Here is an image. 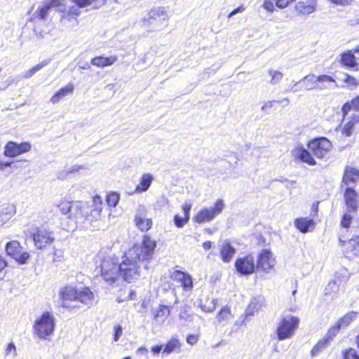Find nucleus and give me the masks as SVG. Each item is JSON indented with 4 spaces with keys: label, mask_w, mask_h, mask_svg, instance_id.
I'll use <instances>...</instances> for the list:
<instances>
[{
    "label": "nucleus",
    "mask_w": 359,
    "mask_h": 359,
    "mask_svg": "<svg viewBox=\"0 0 359 359\" xmlns=\"http://www.w3.org/2000/svg\"><path fill=\"white\" fill-rule=\"evenodd\" d=\"M119 201V195L116 193L112 192L107 195V203L109 206L115 207Z\"/></svg>",
    "instance_id": "nucleus-44"
},
{
    "label": "nucleus",
    "mask_w": 359,
    "mask_h": 359,
    "mask_svg": "<svg viewBox=\"0 0 359 359\" xmlns=\"http://www.w3.org/2000/svg\"><path fill=\"white\" fill-rule=\"evenodd\" d=\"M224 208V201L222 199H218L217 200L214 207L210 208H204L198 212L195 216V221L198 223L210 222L220 214Z\"/></svg>",
    "instance_id": "nucleus-8"
},
{
    "label": "nucleus",
    "mask_w": 359,
    "mask_h": 359,
    "mask_svg": "<svg viewBox=\"0 0 359 359\" xmlns=\"http://www.w3.org/2000/svg\"><path fill=\"white\" fill-rule=\"evenodd\" d=\"M198 341V335L195 334H189L187 337V341L190 345H194L197 343Z\"/></svg>",
    "instance_id": "nucleus-56"
},
{
    "label": "nucleus",
    "mask_w": 359,
    "mask_h": 359,
    "mask_svg": "<svg viewBox=\"0 0 359 359\" xmlns=\"http://www.w3.org/2000/svg\"><path fill=\"white\" fill-rule=\"evenodd\" d=\"M63 257V252L62 250H55L53 255V262H60Z\"/></svg>",
    "instance_id": "nucleus-57"
},
{
    "label": "nucleus",
    "mask_w": 359,
    "mask_h": 359,
    "mask_svg": "<svg viewBox=\"0 0 359 359\" xmlns=\"http://www.w3.org/2000/svg\"><path fill=\"white\" fill-rule=\"evenodd\" d=\"M232 318L230 309L225 306L221 309L217 316V321L220 323H226Z\"/></svg>",
    "instance_id": "nucleus-32"
},
{
    "label": "nucleus",
    "mask_w": 359,
    "mask_h": 359,
    "mask_svg": "<svg viewBox=\"0 0 359 359\" xmlns=\"http://www.w3.org/2000/svg\"><path fill=\"white\" fill-rule=\"evenodd\" d=\"M294 223L296 227L302 233L307 232L310 226L314 224L313 220L307 217L297 219Z\"/></svg>",
    "instance_id": "nucleus-28"
},
{
    "label": "nucleus",
    "mask_w": 359,
    "mask_h": 359,
    "mask_svg": "<svg viewBox=\"0 0 359 359\" xmlns=\"http://www.w3.org/2000/svg\"><path fill=\"white\" fill-rule=\"evenodd\" d=\"M30 149L31 145L29 142L18 144L14 142H8L5 146L4 155L8 157H15L26 153Z\"/></svg>",
    "instance_id": "nucleus-15"
},
{
    "label": "nucleus",
    "mask_w": 359,
    "mask_h": 359,
    "mask_svg": "<svg viewBox=\"0 0 359 359\" xmlns=\"http://www.w3.org/2000/svg\"><path fill=\"white\" fill-rule=\"evenodd\" d=\"M169 315V308L165 305H160L159 308L154 313V318L157 322L163 323Z\"/></svg>",
    "instance_id": "nucleus-31"
},
{
    "label": "nucleus",
    "mask_w": 359,
    "mask_h": 359,
    "mask_svg": "<svg viewBox=\"0 0 359 359\" xmlns=\"http://www.w3.org/2000/svg\"><path fill=\"white\" fill-rule=\"evenodd\" d=\"M359 179V171L352 167L347 166L342 180V185L348 186L351 183H355Z\"/></svg>",
    "instance_id": "nucleus-24"
},
{
    "label": "nucleus",
    "mask_w": 359,
    "mask_h": 359,
    "mask_svg": "<svg viewBox=\"0 0 359 359\" xmlns=\"http://www.w3.org/2000/svg\"><path fill=\"white\" fill-rule=\"evenodd\" d=\"M217 302V299H211L210 301H206L205 304H201V307L205 312H212L215 309Z\"/></svg>",
    "instance_id": "nucleus-42"
},
{
    "label": "nucleus",
    "mask_w": 359,
    "mask_h": 359,
    "mask_svg": "<svg viewBox=\"0 0 359 359\" xmlns=\"http://www.w3.org/2000/svg\"><path fill=\"white\" fill-rule=\"evenodd\" d=\"M156 243L149 236H144L141 245H135L122 256L121 261L115 255H108L102 258L100 273L110 285H118L121 279L131 283L140 276V260L149 262L154 255Z\"/></svg>",
    "instance_id": "nucleus-1"
},
{
    "label": "nucleus",
    "mask_w": 359,
    "mask_h": 359,
    "mask_svg": "<svg viewBox=\"0 0 359 359\" xmlns=\"http://www.w3.org/2000/svg\"><path fill=\"white\" fill-rule=\"evenodd\" d=\"M50 62V60H43L41 62H40L39 64H38L37 65H36L35 67H32V69H29L26 73H25V77H27V78H29L31 77L32 76H33L36 72L39 71L40 69H41L43 67H46V65H48V64Z\"/></svg>",
    "instance_id": "nucleus-39"
},
{
    "label": "nucleus",
    "mask_w": 359,
    "mask_h": 359,
    "mask_svg": "<svg viewBox=\"0 0 359 359\" xmlns=\"http://www.w3.org/2000/svg\"><path fill=\"white\" fill-rule=\"evenodd\" d=\"M332 143L326 138L315 139L308 144V148L312 154L318 158H326L331 149Z\"/></svg>",
    "instance_id": "nucleus-7"
},
{
    "label": "nucleus",
    "mask_w": 359,
    "mask_h": 359,
    "mask_svg": "<svg viewBox=\"0 0 359 359\" xmlns=\"http://www.w3.org/2000/svg\"><path fill=\"white\" fill-rule=\"evenodd\" d=\"M77 301L85 304L88 307L93 305L95 296L92 291L88 287L79 289Z\"/></svg>",
    "instance_id": "nucleus-21"
},
{
    "label": "nucleus",
    "mask_w": 359,
    "mask_h": 359,
    "mask_svg": "<svg viewBox=\"0 0 359 359\" xmlns=\"http://www.w3.org/2000/svg\"><path fill=\"white\" fill-rule=\"evenodd\" d=\"M74 89L73 85L72 83H69L65 87L60 88L57 93L62 97H65L69 93H72Z\"/></svg>",
    "instance_id": "nucleus-48"
},
{
    "label": "nucleus",
    "mask_w": 359,
    "mask_h": 359,
    "mask_svg": "<svg viewBox=\"0 0 359 359\" xmlns=\"http://www.w3.org/2000/svg\"><path fill=\"white\" fill-rule=\"evenodd\" d=\"M189 220V217H182L181 216L176 215L174 217V222L177 227H182Z\"/></svg>",
    "instance_id": "nucleus-50"
},
{
    "label": "nucleus",
    "mask_w": 359,
    "mask_h": 359,
    "mask_svg": "<svg viewBox=\"0 0 359 359\" xmlns=\"http://www.w3.org/2000/svg\"><path fill=\"white\" fill-rule=\"evenodd\" d=\"M356 121H358V118H357V119H354V121L351 120L346 123L342 127V134L344 135L346 137L351 136L353 133L355 122Z\"/></svg>",
    "instance_id": "nucleus-38"
},
{
    "label": "nucleus",
    "mask_w": 359,
    "mask_h": 359,
    "mask_svg": "<svg viewBox=\"0 0 359 359\" xmlns=\"http://www.w3.org/2000/svg\"><path fill=\"white\" fill-rule=\"evenodd\" d=\"M116 60L117 57L115 55L109 57L99 56L91 60V65L98 67H104L112 65Z\"/></svg>",
    "instance_id": "nucleus-25"
},
{
    "label": "nucleus",
    "mask_w": 359,
    "mask_h": 359,
    "mask_svg": "<svg viewBox=\"0 0 359 359\" xmlns=\"http://www.w3.org/2000/svg\"><path fill=\"white\" fill-rule=\"evenodd\" d=\"M274 101H269L266 102L261 108V110L266 112L267 109H271L273 107V102Z\"/></svg>",
    "instance_id": "nucleus-59"
},
{
    "label": "nucleus",
    "mask_w": 359,
    "mask_h": 359,
    "mask_svg": "<svg viewBox=\"0 0 359 359\" xmlns=\"http://www.w3.org/2000/svg\"><path fill=\"white\" fill-rule=\"evenodd\" d=\"M268 74L271 76V79L270 81V83L272 85L278 83L283 79V74L278 71H275L272 69L268 70Z\"/></svg>",
    "instance_id": "nucleus-40"
},
{
    "label": "nucleus",
    "mask_w": 359,
    "mask_h": 359,
    "mask_svg": "<svg viewBox=\"0 0 359 359\" xmlns=\"http://www.w3.org/2000/svg\"><path fill=\"white\" fill-rule=\"evenodd\" d=\"M191 210V205H186L183 207V211L184 213V217H187V216L189 217V211Z\"/></svg>",
    "instance_id": "nucleus-64"
},
{
    "label": "nucleus",
    "mask_w": 359,
    "mask_h": 359,
    "mask_svg": "<svg viewBox=\"0 0 359 359\" xmlns=\"http://www.w3.org/2000/svg\"><path fill=\"white\" fill-rule=\"evenodd\" d=\"M330 79L326 75H320L316 76L314 74H309L304 76L301 82L304 86V90H311L313 89H317L318 82H324L327 81Z\"/></svg>",
    "instance_id": "nucleus-16"
},
{
    "label": "nucleus",
    "mask_w": 359,
    "mask_h": 359,
    "mask_svg": "<svg viewBox=\"0 0 359 359\" xmlns=\"http://www.w3.org/2000/svg\"><path fill=\"white\" fill-rule=\"evenodd\" d=\"M326 76L329 77L330 79L327 81L318 82L317 89H327L330 87L332 83L335 82L334 79L331 76L326 75Z\"/></svg>",
    "instance_id": "nucleus-51"
},
{
    "label": "nucleus",
    "mask_w": 359,
    "mask_h": 359,
    "mask_svg": "<svg viewBox=\"0 0 359 359\" xmlns=\"http://www.w3.org/2000/svg\"><path fill=\"white\" fill-rule=\"evenodd\" d=\"M350 213L351 212L347 211L342 217L341 224L344 228H348L350 226L352 220V217Z\"/></svg>",
    "instance_id": "nucleus-49"
},
{
    "label": "nucleus",
    "mask_w": 359,
    "mask_h": 359,
    "mask_svg": "<svg viewBox=\"0 0 359 359\" xmlns=\"http://www.w3.org/2000/svg\"><path fill=\"white\" fill-rule=\"evenodd\" d=\"M74 208V207L72 206L71 203L67 201L62 202L60 205H58V208L62 215H67L70 213V215H69V218L72 217L71 211Z\"/></svg>",
    "instance_id": "nucleus-41"
},
{
    "label": "nucleus",
    "mask_w": 359,
    "mask_h": 359,
    "mask_svg": "<svg viewBox=\"0 0 359 359\" xmlns=\"http://www.w3.org/2000/svg\"><path fill=\"white\" fill-rule=\"evenodd\" d=\"M295 10L303 15H309L316 10V4L299 1L295 5Z\"/></svg>",
    "instance_id": "nucleus-29"
},
{
    "label": "nucleus",
    "mask_w": 359,
    "mask_h": 359,
    "mask_svg": "<svg viewBox=\"0 0 359 359\" xmlns=\"http://www.w3.org/2000/svg\"><path fill=\"white\" fill-rule=\"evenodd\" d=\"M341 327L337 324V323L332 327H331L326 334L325 335V337L330 342L334 337L339 332V330Z\"/></svg>",
    "instance_id": "nucleus-43"
},
{
    "label": "nucleus",
    "mask_w": 359,
    "mask_h": 359,
    "mask_svg": "<svg viewBox=\"0 0 359 359\" xmlns=\"http://www.w3.org/2000/svg\"><path fill=\"white\" fill-rule=\"evenodd\" d=\"M357 193L351 187H347L344 192V198L347 207V211L354 212L357 208Z\"/></svg>",
    "instance_id": "nucleus-20"
},
{
    "label": "nucleus",
    "mask_w": 359,
    "mask_h": 359,
    "mask_svg": "<svg viewBox=\"0 0 359 359\" xmlns=\"http://www.w3.org/2000/svg\"><path fill=\"white\" fill-rule=\"evenodd\" d=\"M262 7L270 13H273L274 11V6L271 1H264L263 4L262 5Z\"/></svg>",
    "instance_id": "nucleus-54"
},
{
    "label": "nucleus",
    "mask_w": 359,
    "mask_h": 359,
    "mask_svg": "<svg viewBox=\"0 0 359 359\" xmlns=\"http://www.w3.org/2000/svg\"><path fill=\"white\" fill-rule=\"evenodd\" d=\"M353 109L356 111H359V96L354 98L351 103L346 102L342 107V112L344 116L347 115L348 113Z\"/></svg>",
    "instance_id": "nucleus-34"
},
{
    "label": "nucleus",
    "mask_w": 359,
    "mask_h": 359,
    "mask_svg": "<svg viewBox=\"0 0 359 359\" xmlns=\"http://www.w3.org/2000/svg\"><path fill=\"white\" fill-rule=\"evenodd\" d=\"M114 340L118 341L123 334V328L121 325H116L114 327Z\"/></svg>",
    "instance_id": "nucleus-52"
},
{
    "label": "nucleus",
    "mask_w": 359,
    "mask_h": 359,
    "mask_svg": "<svg viewBox=\"0 0 359 359\" xmlns=\"http://www.w3.org/2000/svg\"><path fill=\"white\" fill-rule=\"evenodd\" d=\"M55 327V318L54 316L46 311L43 313L33 324V333L39 338L46 339L52 335Z\"/></svg>",
    "instance_id": "nucleus-4"
},
{
    "label": "nucleus",
    "mask_w": 359,
    "mask_h": 359,
    "mask_svg": "<svg viewBox=\"0 0 359 359\" xmlns=\"http://www.w3.org/2000/svg\"><path fill=\"white\" fill-rule=\"evenodd\" d=\"M235 268L238 273L242 276L253 273L257 267L252 255L250 254L238 258L235 262Z\"/></svg>",
    "instance_id": "nucleus-10"
},
{
    "label": "nucleus",
    "mask_w": 359,
    "mask_h": 359,
    "mask_svg": "<svg viewBox=\"0 0 359 359\" xmlns=\"http://www.w3.org/2000/svg\"><path fill=\"white\" fill-rule=\"evenodd\" d=\"M179 318L184 323L191 322L193 320L194 316L190 313L189 309L187 305L182 306L180 308L179 313Z\"/></svg>",
    "instance_id": "nucleus-35"
},
{
    "label": "nucleus",
    "mask_w": 359,
    "mask_h": 359,
    "mask_svg": "<svg viewBox=\"0 0 359 359\" xmlns=\"http://www.w3.org/2000/svg\"><path fill=\"white\" fill-rule=\"evenodd\" d=\"M5 250L6 254L13 257L18 263L25 264L29 258V254L22 251V248L17 241H13L6 245Z\"/></svg>",
    "instance_id": "nucleus-9"
},
{
    "label": "nucleus",
    "mask_w": 359,
    "mask_h": 359,
    "mask_svg": "<svg viewBox=\"0 0 359 359\" xmlns=\"http://www.w3.org/2000/svg\"><path fill=\"white\" fill-rule=\"evenodd\" d=\"M356 316L357 313L355 312H349L339 319L337 324L341 327H346L356 318Z\"/></svg>",
    "instance_id": "nucleus-36"
},
{
    "label": "nucleus",
    "mask_w": 359,
    "mask_h": 359,
    "mask_svg": "<svg viewBox=\"0 0 359 359\" xmlns=\"http://www.w3.org/2000/svg\"><path fill=\"white\" fill-rule=\"evenodd\" d=\"M7 266V262L0 255V271H3Z\"/></svg>",
    "instance_id": "nucleus-60"
},
{
    "label": "nucleus",
    "mask_w": 359,
    "mask_h": 359,
    "mask_svg": "<svg viewBox=\"0 0 359 359\" xmlns=\"http://www.w3.org/2000/svg\"><path fill=\"white\" fill-rule=\"evenodd\" d=\"M12 164V162H4L0 161V170H4L6 167H10Z\"/></svg>",
    "instance_id": "nucleus-63"
},
{
    "label": "nucleus",
    "mask_w": 359,
    "mask_h": 359,
    "mask_svg": "<svg viewBox=\"0 0 359 359\" xmlns=\"http://www.w3.org/2000/svg\"><path fill=\"white\" fill-rule=\"evenodd\" d=\"M180 349V343L176 338L171 339L165 345L163 353L170 354L171 352Z\"/></svg>",
    "instance_id": "nucleus-33"
},
{
    "label": "nucleus",
    "mask_w": 359,
    "mask_h": 359,
    "mask_svg": "<svg viewBox=\"0 0 359 359\" xmlns=\"http://www.w3.org/2000/svg\"><path fill=\"white\" fill-rule=\"evenodd\" d=\"M341 62L344 66L353 69H358V62H356V56L349 50L344 53L341 56Z\"/></svg>",
    "instance_id": "nucleus-26"
},
{
    "label": "nucleus",
    "mask_w": 359,
    "mask_h": 359,
    "mask_svg": "<svg viewBox=\"0 0 359 359\" xmlns=\"http://www.w3.org/2000/svg\"><path fill=\"white\" fill-rule=\"evenodd\" d=\"M339 290V285L335 280L330 281L325 287V294L336 292Z\"/></svg>",
    "instance_id": "nucleus-47"
},
{
    "label": "nucleus",
    "mask_w": 359,
    "mask_h": 359,
    "mask_svg": "<svg viewBox=\"0 0 359 359\" xmlns=\"http://www.w3.org/2000/svg\"><path fill=\"white\" fill-rule=\"evenodd\" d=\"M170 277L172 280L180 282L184 290L189 291L192 289V278L189 273L176 270L171 273Z\"/></svg>",
    "instance_id": "nucleus-17"
},
{
    "label": "nucleus",
    "mask_w": 359,
    "mask_h": 359,
    "mask_svg": "<svg viewBox=\"0 0 359 359\" xmlns=\"http://www.w3.org/2000/svg\"><path fill=\"white\" fill-rule=\"evenodd\" d=\"M302 90H304V86H303L302 83L301 82V81H299L295 83L290 90H291L294 93H296V92H298Z\"/></svg>",
    "instance_id": "nucleus-58"
},
{
    "label": "nucleus",
    "mask_w": 359,
    "mask_h": 359,
    "mask_svg": "<svg viewBox=\"0 0 359 359\" xmlns=\"http://www.w3.org/2000/svg\"><path fill=\"white\" fill-rule=\"evenodd\" d=\"M276 264V259L273 257L271 252L269 250H262L258 254L256 267L265 273H269L270 270Z\"/></svg>",
    "instance_id": "nucleus-12"
},
{
    "label": "nucleus",
    "mask_w": 359,
    "mask_h": 359,
    "mask_svg": "<svg viewBox=\"0 0 359 359\" xmlns=\"http://www.w3.org/2000/svg\"><path fill=\"white\" fill-rule=\"evenodd\" d=\"M147 208L143 205H140L135 213V223L141 231H147L152 226V220L147 217Z\"/></svg>",
    "instance_id": "nucleus-13"
},
{
    "label": "nucleus",
    "mask_w": 359,
    "mask_h": 359,
    "mask_svg": "<svg viewBox=\"0 0 359 359\" xmlns=\"http://www.w3.org/2000/svg\"><path fill=\"white\" fill-rule=\"evenodd\" d=\"M17 355V349L15 344L13 342H11L8 344L6 350H5V356L9 357L11 358H15Z\"/></svg>",
    "instance_id": "nucleus-45"
},
{
    "label": "nucleus",
    "mask_w": 359,
    "mask_h": 359,
    "mask_svg": "<svg viewBox=\"0 0 359 359\" xmlns=\"http://www.w3.org/2000/svg\"><path fill=\"white\" fill-rule=\"evenodd\" d=\"M154 180V177L150 173H144L142 175L141 178L140 179L139 184L136 186L135 190L133 192H132L130 194H133L135 193L141 194L143 192L147 191L149 187H151V184Z\"/></svg>",
    "instance_id": "nucleus-22"
},
{
    "label": "nucleus",
    "mask_w": 359,
    "mask_h": 359,
    "mask_svg": "<svg viewBox=\"0 0 359 359\" xmlns=\"http://www.w3.org/2000/svg\"><path fill=\"white\" fill-rule=\"evenodd\" d=\"M86 168L85 165L79 164L68 166L66 167L64 170L60 171L57 174V177L60 180H65L69 174H75Z\"/></svg>",
    "instance_id": "nucleus-27"
},
{
    "label": "nucleus",
    "mask_w": 359,
    "mask_h": 359,
    "mask_svg": "<svg viewBox=\"0 0 359 359\" xmlns=\"http://www.w3.org/2000/svg\"><path fill=\"white\" fill-rule=\"evenodd\" d=\"M162 348H163V346H162V345H156V346H152V348H151V351H152L154 354H158V353H159V352L162 350Z\"/></svg>",
    "instance_id": "nucleus-61"
},
{
    "label": "nucleus",
    "mask_w": 359,
    "mask_h": 359,
    "mask_svg": "<svg viewBox=\"0 0 359 359\" xmlns=\"http://www.w3.org/2000/svg\"><path fill=\"white\" fill-rule=\"evenodd\" d=\"M339 242L344 246V253L347 258L353 259L359 257V234L353 235L348 241L339 238Z\"/></svg>",
    "instance_id": "nucleus-14"
},
{
    "label": "nucleus",
    "mask_w": 359,
    "mask_h": 359,
    "mask_svg": "<svg viewBox=\"0 0 359 359\" xmlns=\"http://www.w3.org/2000/svg\"><path fill=\"white\" fill-rule=\"evenodd\" d=\"M62 98V97H60L59 95V94L57 93H56L50 99V101L53 104H55V103H57L60 99Z\"/></svg>",
    "instance_id": "nucleus-62"
},
{
    "label": "nucleus",
    "mask_w": 359,
    "mask_h": 359,
    "mask_svg": "<svg viewBox=\"0 0 359 359\" xmlns=\"http://www.w3.org/2000/svg\"><path fill=\"white\" fill-rule=\"evenodd\" d=\"M332 4L337 6H346L352 4L353 0H328Z\"/></svg>",
    "instance_id": "nucleus-53"
},
{
    "label": "nucleus",
    "mask_w": 359,
    "mask_h": 359,
    "mask_svg": "<svg viewBox=\"0 0 359 359\" xmlns=\"http://www.w3.org/2000/svg\"><path fill=\"white\" fill-rule=\"evenodd\" d=\"M299 323V319L292 315L283 317L276 330L278 339L283 341L290 339L294 334Z\"/></svg>",
    "instance_id": "nucleus-5"
},
{
    "label": "nucleus",
    "mask_w": 359,
    "mask_h": 359,
    "mask_svg": "<svg viewBox=\"0 0 359 359\" xmlns=\"http://www.w3.org/2000/svg\"><path fill=\"white\" fill-rule=\"evenodd\" d=\"M32 238L38 249H43L55 240L53 232L43 227L37 228L36 231L32 233Z\"/></svg>",
    "instance_id": "nucleus-11"
},
{
    "label": "nucleus",
    "mask_w": 359,
    "mask_h": 359,
    "mask_svg": "<svg viewBox=\"0 0 359 359\" xmlns=\"http://www.w3.org/2000/svg\"><path fill=\"white\" fill-rule=\"evenodd\" d=\"M63 1L64 0H46L43 5L34 12L31 20H45L50 9L57 8V11L62 13L61 15L62 20L71 21L72 19L76 20L79 15V8L92 6L93 8H98L105 4L106 0H72L78 7L72 6L69 8L68 11H66L65 8H63Z\"/></svg>",
    "instance_id": "nucleus-2"
},
{
    "label": "nucleus",
    "mask_w": 359,
    "mask_h": 359,
    "mask_svg": "<svg viewBox=\"0 0 359 359\" xmlns=\"http://www.w3.org/2000/svg\"><path fill=\"white\" fill-rule=\"evenodd\" d=\"M168 15L164 7H156L148 13V17L142 20V25L150 32L162 29L168 25Z\"/></svg>",
    "instance_id": "nucleus-3"
},
{
    "label": "nucleus",
    "mask_w": 359,
    "mask_h": 359,
    "mask_svg": "<svg viewBox=\"0 0 359 359\" xmlns=\"http://www.w3.org/2000/svg\"><path fill=\"white\" fill-rule=\"evenodd\" d=\"M236 253V249L231 243L225 241L222 243L220 248V255L224 262H229Z\"/></svg>",
    "instance_id": "nucleus-23"
},
{
    "label": "nucleus",
    "mask_w": 359,
    "mask_h": 359,
    "mask_svg": "<svg viewBox=\"0 0 359 359\" xmlns=\"http://www.w3.org/2000/svg\"><path fill=\"white\" fill-rule=\"evenodd\" d=\"M11 219V215L7 212H0V227Z\"/></svg>",
    "instance_id": "nucleus-55"
},
{
    "label": "nucleus",
    "mask_w": 359,
    "mask_h": 359,
    "mask_svg": "<svg viewBox=\"0 0 359 359\" xmlns=\"http://www.w3.org/2000/svg\"><path fill=\"white\" fill-rule=\"evenodd\" d=\"M344 359H359V355L355 349L351 348L344 352Z\"/></svg>",
    "instance_id": "nucleus-46"
},
{
    "label": "nucleus",
    "mask_w": 359,
    "mask_h": 359,
    "mask_svg": "<svg viewBox=\"0 0 359 359\" xmlns=\"http://www.w3.org/2000/svg\"><path fill=\"white\" fill-rule=\"evenodd\" d=\"M263 304V298L262 297H257L253 298L247 310L246 315L250 316L252 315L255 311H257L262 306Z\"/></svg>",
    "instance_id": "nucleus-30"
},
{
    "label": "nucleus",
    "mask_w": 359,
    "mask_h": 359,
    "mask_svg": "<svg viewBox=\"0 0 359 359\" xmlns=\"http://www.w3.org/2000/svg\"><path fill=\"white\" fill-rule=\"evenodd\" d=\"M75 208L79 210V212L75 213V217H79V215L86 217L87 219L93 220L97 219L100 217L102 210V201L100 196L96 195L93 198L92 204L88 208V210L83 211L81 209H86L84 205L79 207L76 205Z\"/></svg>",
    "instance_id": "nucleus-6"
},
{
    "label": "nucleus",
    "mask_w": 359,
    "mask_h": 359,
    "mask_svg": "<svg viewBox=\"0 0 359 359\" xmlns=\"http://www.w3.org/2000/svg\"><path fill=\"white\" fill-rule=\"evenodd\" d=\"M311 151L304 149L303 147H297L292 151V156L295 159H299L302 162L306 163L310 165H315L316 161L311 154Z\"/></svg>",
    "instance_id": "nucleus-18"
},
{
    "label": "nucleus",
    "mask_w": 359,
    "mask_h": 359,
    "mask_svg": "<svg viewBox=\"0 0 359 359\" xmlns=\"http://www.w3.org/2000/svg\"><path fill=\"white\" fill-rule=\"evenodd\" d=\"M330 341L324 337L321 340L318 341L316 346L311 351V355L313 356L316 355L323 349L325 348L329 344Z\"/></svg>",
    "instance_id": "nucleus-37"
},
{
    "label": "nucleus",
    "mask_w": 359,
    "mask_h": 359,
    "mask_svg": "<svg viewBox=\"0 0 359 359\" xmlns=\"http://www.w3.org/2000/svg\"><path fill=\"white\" fill-rule=\"evenodd\" d=\"M78 290L79 289H76L72 286H67L62 288L60 292V297L63 301L62 306L67 308L68 306L65 304L66 301H77Z\"/></svg>",
    "instance_id": "nucleus-19"
}]
</instances>
